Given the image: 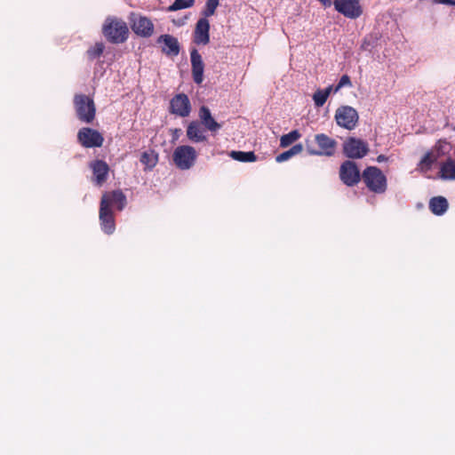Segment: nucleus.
<instances>
[{
    "label": "nucleus",
    "mask_w": 455,
    "mask_h": 455,
    "mask_svg": "<svg viewBox=\"0 0 455 455\" xmlns=\"http://www.w3.org/2000/svg\"><path fill=\"white\" fill-rule=\"evenodd\" d=\"M191 103L187 94L178 93L170 100L169 112L180 117H187L191 112Z\"/></svg>",
    "instance_id": "nucleus-12"
},
{
    "label": "nucleus",
    "mask_w": 455,
    "mask_h": 455,
    "mask_svg": "<svg viewBox=\"0 0 455 455\" xmlns=\"http://www.w3.org/2000/svg\"><path fill=\"white\" fill-rule=\"evenodd\" d=\"M104 51V44L102 43H96L92 47L87 50V56L91 60L100 57Z\"/></svg>",
    "instance_id": "nucleus-31"
},
{
    "label": "nucleus",
    "mask_w": 455,
    "mask_h": 455,
    "mask_svg": "<svg viewBox=\"0 0 455 455\" xmlns=\"http://www.w3.org/2000/svg\"><path fill=\"white\" fill-rule=\"evenodd\" d=\"M104 204L105 202L100 205L99 218L100 227L104 233L111 235L116 229L114 213L111 208L106 207Z\"/></svg>",
    "instance_id": "nucleus-15"
},
{
    "label": "nucleus",
    "mask_w": 455,
    "mask_h": 455,
    "mask_svg": "<svg viewBox=\"0 0 455 455\" xmlns=\"http://www.w3.org/2000/svg\"><path fill=\"white\" fill-rule=\"evenodd\" d=\"M157 44H163L162 52L167 56H178L180 52V45L178 39L169 34L161 35L157 40Z\"/></svg>",
    "instance_id": "nucleus-14"
},
{
    "label": "nucleus",
    "mask_w": 455,
    "mask_h": 455,
    "mask_svg": "<svg viewBox=\"0 0 455 455\" xmlns=\"http://www.w3.org/2000/svg\"><path fill=\"white\" fill-rule=\"evenodd\" d=\"M220 0H207L205 6L202 12L203 18L207 19L215 13L217 7L219 6Z\"/></svg>",
    "instance_id": "nucleus-30"
},
{
    "label": "nucleus",
    "mask_w": 455,
    "mask_h": 455,
    "mask_svg": "<svg viewBox=\"0 0 455 455\" xmlns=\"http://www.w3.org/2000/svg\"><path fill=\"white\" fill-rule=\"evenodd\" d=\"M387 160V157L385 155H379L377 157V162H379V163L385 162Z\"/></svg>",
    "instance_id": "nucleus-37"
},
{
    "label": "nucleus",
    "mask_w": 455,
    "mask_h": 455,
    "mask_svg": "<svg viewBox=\"0 0 455 455\" xmlns=\"http://www.w3.org/2000/svg\"><path fill=\"white\" fill-rule=\"evenodd\" d=\"M345 156L351 159H361L369 153L368 143L361 139L349 137L343 143Z\"/></svg>",
    "instance_id": "nucleus-8"
},
{
    "label": "nucleus",
    "mask_w": 455,
    "mask_h": 455,
    "mask_svg": "<svg viewBox=\"0 0 455 455\" xmlns=\"http://www.w3.org/2000/svg\"><path fill=\"white\" fill-rule=\"evenodd\" d=\"M449 204L443 196H435L429 201V209L435 215H443L448 209Z\"/></svg>",
    "instance_id": "nucleus-21"
},
{
    "label": "nucleus",
    "mask_w": 455,
    "mask_h": 455,
    "mask_svg": "<svg viewBox=\"0 0 455 455\" xmlns=\"http://www.w3.org/2000/svg\"><path fill=\"white\" fill-rule=\"evenodd\" d=\"M332 91V86L325 88L324 90L318 89L313 95V100L316 107H322L326 102L331 92Z\"/></svg>",
    "instance_id": "nucleus-26"
},
{
    "label": "nucleus",
    "mask_w": 455,
    "mask_h": 455,
    "mask_svg": "<svg viewBox=\"0 0 455 455\" xmlns=\"http://www.w3.org/2000/svg\"><path fill=\"white\" fill-rule=\"evenodd\" d=\"M302 150H303V145L300 144V143L296 144V145L292 146L289 150L284 151V152L279 154L276 156L275 160L278 163H282V162L287 161L291 157H292L293 156H296V155L301 153Z\"/></svg>",
    "instance_id": "nucleus-25"
},
{
    "label": "nucleus",
    "mask_w": 455,
    "mask_h": 455,
    "mask_svg": "<svg viewBox=\"0 0 455 455\" xmlns=\"http://www.w3.org/2000/svg\"><path fill=\"white\" fill-rule=\"evenodd\" d=\"M339 175L340 180L347 187L357 185L362 178L356 163L351 160H346L341 164Z\"/></svg>",
    "instance_id": "nucleus-9"
},
{
    "label": "nucleus",
    "mask_w": 455,
    "mask_h": 455,
    "mask_svg": "<svg viewBox=\"0 0 455 455\" xmlns=\"http://www.w3.org/2000/svg\"><path fill=\"white\" fill-rule=\"evenodd\" d=\"M439 177L442 180H455V162L451 157L441 164Z\"/></svg>",
    "instance_id": "nucleus-22"
},
{
    "label": "nucleus",
    "mask_w": 455,
    "mask_h": 455,
    "mask_svg": "<svg viewBox=\"0 0 455 455\" xmlns=\"http://www.w3.org/2000/svg\"><path fill=\"white\" fill-rule=\"evenodd\" d=\"M435 149L436 151L435 154H439L440 156L441 155H444L445 153L449 152L451 149V144L445 140H438L435 144Z\"/></svg>",
    "instance_id": "nucleus-32"
},
{
    "label": "nucleus",
    "mask_w": 455,
    "mask_h": 455,
    "mask_svg": "<svg viewBox=\"0 0 455 455\" xmlns=\"http://www.w3.org/2000/svg\"><path fill=\"white\" fill-rule=\"evenodd\" d=\"M337 141L324 133H318L305 140L306 149L310 156H332L337 149Z\"/></svg>",
    "instance_id": "nucleus-1"
},
{
    "label": "nucleus",
    "mask_w": 455,
    "mask_h": 455,
    "mask_svg": "<svg viewBox=\"0 0 455 455\" xmlns=\"http://www.w3.org/2000/svg\"><path fill=\"white\" fill-rule=\"evenodd\" d=\"M130 24L132 31L139 36L150 37L154 33V24L146 16H136L134 13H132Z\"/></svg>",
    "instance_id": "nucleus-10"
},
{
    "label": "nucleus",
    "mask_w": 455,
    "mask_h": 455,
    "mask_svg": "<svg viewBox=\"0 0 455 455\" xmlns=\"http://www.w3.org/2000/svg\"><path fill=\"white\" fill-rule=\"evenodd\" d=\"M105 201V205L108 208L116 206L117 210L122 211L126 205V196L121 190H113L103 194L100 204Z\"/></svg>",
    "instance_id": "nucleus-18"
},
{
    "label": "nucleus",
    "mask_w": 455,
    "mask_h": 455,
    "mask_svg": "<svg viewBox=\"0 0 455 455\" xmlns=\"http://www.w3.org/2000/svg\"><path fill=\"white\" fill-rule=\"evenodd\" d=\"M187 137L194 143L207 141V136L204 134L203 125L198 121H192L187 127Z\"/></svg>",
    "instance_id": "nucleus-20"
},
{
    "label": "nucleus",
    "mask_w": 455,
    "mask_h": 455,
    "mask_svg": "<svg viewBox=\"0 0 455 455\" xmlns=\"http://www.w3.org/2000/svg\"><path fill=\"white\" fill-rule=\"evenodd\" d=\"M454 130H455V127H454Z\"/></svg>",
    "instance_id": "nucleus-38"
},
{
    "label": "nucleus",
    "mask_w": 455,
    "mask_h": 455,
    "mask_svg": "<svg viewBox=\"0 0 455 455\" xmlns=\"http://www.w3.org/2000/svg\"><path fill=\"white\" fill-rule=\"evenodd\" d=\"M198 116L199 123L211 132H216L221 128V124L213 118L208 107L202 106L199 108Z\"/></svg>",
    "instance_id": "nucleus-19"
},
{
    "label": "nucleus",
    "mask_w": 455,
    "mask_h": 455,
    "mask_svg": "<svg viewBox=\"0 0 455 455\" xmlns=\"http://www.w3.org/2000/svg\"><path fill=\"white\" fill-rule=\"evenodd\" d=\"M335 10L349 19H357L363 13L360 0H334Z\"/></svg>",
    "instance_id": "nucleus-11"
},
{
    "label": "nucleus",
    "mask_w": 455,
    "mask_h": 455,
    "mask_svg": "<svg viewBox=\"0 0 455 455\" xmlns=\"http://www.w3.org/2000/svg\"><path fill=\"white\" fill-rule=\"evenodd\" d=\"M73 102L78 120L84 124H92L96 116V106L93 99L78 93L74 96Z\"/></svg>",
    "instance_id": "nucleus-3"
},
{
    "label": "nucleus",
    "mask_w": 455,
    "mask_h": 455,
    "mask_svg": "<svg viewBox=\"0 0 455 455\" xmlns=\"http://www.w3.org/2000/svg\"><path fill=\"white\" fill-rule=\"evenodd\" d=\"M300 133L298 130H293L287 134H283L280 139V147L287 148L293 142L300 138Z\"/></svg>",
    "instance_id": "nucleus-28"
},
{
    "label": "nucleus",
    "mask_w": 455,
    "mask_h": 455,
    "mask_svg": "<svg viewBox=\"0 0 455 455\" xmlns=\"http://www.w3.org/2000/svg\"><path fill=\"white\" fill-rule=\"evenodd\" d=\"M439 157V154H435V152H427L420 160L419 167L423 171H429L432 168V165L437 161Z\"/></svg>",
    "instance_id": "nucleus-27"
},
{
    "label": "nucleus",
    "mask_w": 455,
    "mask_h": 455,
    "mask_svg": "<svg viewBox=\"0 0 455 455\" xmlns=\"http://www.w3.org/2000/svg\"><path fill=\"white\" fill-rule=\"evenodd\" d=\"M370 45H371V44H370L368 38L366 37V38H364L361 47L363 50L366 51L369 49Z\"/></svg>",
    "instance_id": "nucleus-35"
},
{
    "label": "nucleus",
    "mask_w": 455,
    "mask_h": 455,
    "mask_svg": "<svg viewBox=\"0 0 455 455\" xmlns=\"http://www.w3.org/2000/svg\"><path fill=\"white\" fill-rule=\"evenodd\" d=\"M352 84H351V80H350V77L347 76V75H343L338 84L336 85L335 89H334V92H337L338 91H339L342 87L344 86H351Z\"/></svg>",
    "instance_id": "nucleus-33"
},
{
    "label": "nucleus",
    "mask_w": 455,
    "mask_h": 455,
    "mask_svg": "<svg viewBox=\"0 0 455 455\" xmlns=\"http://www.w3.org/2000/svg\"><path fill=\"white\" fill-rule=\"evenodd\" d=\"M230 156L239 162L243 163H251L257 160V156L252 151L243 152V151H231Z\"/></svg>",
    "instance_id": "nucleus-24"
},
{
    "label": "nucleus",
    "mask_w": 455,
    "mask_h": 455,
    "mask_svg": "<svg viewBox=\"0 0 455 455\" xmlns=\"http://www.w3.org/2000/svg\"><path fill=\"white\" fill-rule=\"evenodd\" d=\"M197 159L196 149L188 145L177 147L172 154V160L176 167L180 170H188L192 168Z\"/></svg>",
    "instance_id": "nucleus-5"
},
{
    "label": "nucleus",
    "mask_w": 455,
    "mask_h": 455,
    "mask_svg": "<svg viewBox=\"0 0 455 455\" xmlns=\"http://www.w3.org/2000/svg\"><path fill=\"white\" fill-rule=\"evenodd\" d=\"M190 61L192 68V77L196 84H201L204 81V63L201 54L196 49L190 52Z\"/></svg>",
    "instance_id": "nucleus-17"
},
{
    "label": "nucleus",
    "mask_w": 455,
    "mask_h": 455,
    "mask_svg": "<svg viewBox=\"0 0 455 455\" xmlns=\"http://www.w3.org/2000/svg\"><path fill=\"white\" fill-rule=\"evenodd\" d=\"M140 162L146 166V169L151 170L158 162V155L153 150L143 152L140 156Z\"/></svg>",
    "instance_id": "nucleus-23"
},
{
    "label": "nucleus",
    "mask_w": 455,
    "mask_h": 455,
    "mask_svg": "<svg viewBox=\"0 0 455 455\" xmlns=\"http://www.w3.org/2000/svg\"><path fill=\"white\" fill-rule=\"evenodd\" d=\"M362 179L366 188L376 194H383L387 188V177L382 171L376 166L366 167L363 173Z\"/></svg>",
    "instance_id": "nucleus-4"
},
{
    "label": "nucleus",
    "mask_w": 455,
    "mask_h": 455,
    "mask_svg": "<svg viewBox=\"0 0 455 455\" xmlns=\"http://www.w3.org/2000/svg\"><path fill=\"white\" fill-rule=\"evenodd\" d=\"M92 172V182L99 187H101L108 178L109 166L103 160H94L89 164Z\"/></svg>",
    "instance_id": "nucleus-13"
},
{
    "label": "nucleus",
    "mask_w": 455,
    "mask_h": 455,
    "mask_svg": "<svg viewBox=\"0 0 455 455\" xmlns=\"http://www.w3.org/2000/svg\"><path fill=\"white\" fill-rule=\"evenodd\" d=\"M357 111L350 106H341L335 112V120L339 126L353 130L358 123Z\"/></svg>",
    "instance_id": "nucleus-6"
},
{
    "label": "nucleus",
    "mask_w": 455,
    "mask_h": 455,
    "mask_svg": "<svg viewBox=\"0 0 455 455\" xmlns=\"http://www.w3.org/2000/svg\"><path fill=\"white\" fill-rule=\"evenodd\" d=\"M193 42L196 44H208L210 42V22L205 18L197 20L194 30Z\"/></svg>",
    "instance_id": "nucleus-16"
},
{
    "label": "nucleus",
    "mask_w": 455,
    "mask_h": 455,
    "mask_svg": "<svg viewBox=\"0 0 455 455\" xmlns=\"http://www.w3.org/2000/svg\"><path fill=\"white\" fill-rule=\"evenodd\" d=\"M437 4H443L450 6H455V0H435Z\"/></svg>",
    "instance_id": "nucleus-34"
},
{
    "label": "nucleus",
    "mask_w": 455,
    "mask_h": 455,
    "mask_svg": "<svg viewBox=\"0 0 455 455\" xmlns=\"http://www.w3.org/2000/svg\"><path fill=\"white\" fill-rule=\"evenodd\" d=\"M195 4V0H175L168 8V12H176L181 9L190 8Z\"/></svg>",
    "instance_id": "nucleus-29"
},
{
    "label": "nucleus",
    "mask_w": 455,
    "mask_h": 455,
    "mask_svg": "<svg viewBox=\"0 0 455 455\" xmlns=\"http://www.w3.org/2000/svg\"><path fill=\"white\" fill-rule=\"evenodd\" d=\"M102 33L112 44L124 43L129 36V28L125 21L116 17H108L102 27Z\"/></svg>",
    "instance_id": "nucleus-2"
},
{
    "label": "nucleus",
    "mask_w": 455,
    "mask_h": 455,
    "mask_svg": "<svg viewBox=\"0 0 455 455\" xmlns=\"http://www.w3.org/2000/svg\"><path fill=\"white\" fill-rule=\"evenodd\" d=\"M324 7H330L332 4L331 0H318Z\"/></svg>",
    "instance_id": "nucleus-36"
},
{
    "label": "nucleus",
    "mask_w": 455,
    "mask_h": 455,
    "mask_svg": "<svg viewBox=\"0 0 455 455\" xmlns=\"http://www.w3.org/2000/svg\"><path fill=\"white\" fill-rule=\"evenodd\" d=\"M77 141L85 148H100L104 143V137L95 129L83 127L77 132Z\"/></svg>",
    "instance_id": "nucleus-7"
}]
</instances>
